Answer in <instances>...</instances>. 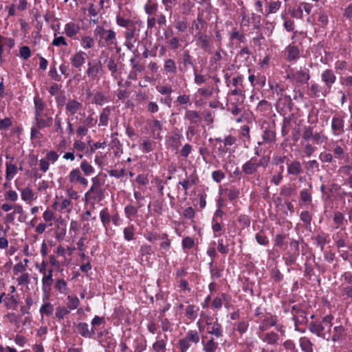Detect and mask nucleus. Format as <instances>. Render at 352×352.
I'll list each match as a JSON object with an SVG mask.
<instances>
[{"instance_id":"f257e3e1","label":"nucleus","mask_w":352,"mask_h":352,"mask_svg":"<svg viewBox=\"0 0 352 352\" xmlns=\"http://www.w3.org/2000/svg\"><path fill=\"white\" fill-rule=\"evenodd\" d=\"M91 181L92 185L85 195V201H101L104 197V193L101 188L100 181L97 177H93Z\"/></svg>"},{"instance_id":"f03ea898","label":"nucleus","mask_w":352,"mask_h":352,"mask_svg":"<svg viewBox=\"0 0 352 352\" xmlns=\"http://www.w3.org/2000/svg\"><path fill=\"white\" fill-rule=\"evenodd\" d=\"M140 29L135 23L130 25L124 32L125 43L124 45L129 50H133L135 47V43L138 40Z\"/></svg>"},{"instance_id":"7ed1b4c3","label":"nucleus","mask_w":352,"mask_h":352,"mask_svg":"<svg viewBox=\"0 0 352 352\" xmlns=\"http://www.w3.org/2000/svg\"><path fill=\"white\" fill-rule=\"evenodd\" d=\"M95 36H99L107 45L116 44V32L112 30H105L102 26H97L94 31Z\"/></svg>"},{"instance_id":"20e7f679","label":"nucleus","mask_w":352,"mask_h":352,"mask_svg":"<svg viewBox=\"0 0 352 352\" xmlns=\"http://www.w3.org/2000/svg\"><path fill=\"white\" fill-rule=\"evenodd\" d=\"M331 129L334 136L338 137L344 133V121L342 117L334 116L331 120Z\"/></svg>"},{"instance_id":"39448f33","label":"nucleus","mask_w":352,"mask_h":352,"mask_svg":"<svg viewBox=\"0 0 352 352\" xmlns=\"http://www.w3.org/2000/svg\"><path fill=\"white\" fill-rule=\"evenodd\" d=\"M287 77L291 78L293 82L301 85L307 83L310 78V75L308 70L305 71L300 69L294 72H292L290 74H288Z\"/></svg>"},{"instance_id":"423d86ee","label":"nucleus","mask_w":352,"mask_h":352,"mask_svg":"<svg viewBox=\"0 0 352 352\" xmlns=\"http://www.w3.org/2000/svg\"><path fill=\"white\" fill-rule=\"evenodd\" d=\"M82 108V104L76 99H69L65 102V113L74 116L78 113Z\"/></svg>"},{"instance_id":"0eeeda50","label":"nucleus","mask_w":352,"mask_h":352,"mask_svg":"<svg viewBox=\"0 0 352 352\" xmlns=\"http://www.w3.org/2000/svg\"><path fill=\"white\" fill-rule=\"evenodd\" d=\"M261 165L262 162L261 161L257 162L256 160L251 158L242 166V172L245 175H253Z\"/></svg>"},{"instance_id":"6e6552de","label":"nucleus","mask_w":352,"mask_h":352,"mask_svg":"<svg viewBox=\"0 0 352 352\" xmlns=\"http://www.w3.org/2000/svg\"><path fill=\"white\" fill-rule=\"evenodd\" d=\"M86 56V53L82 51L76 52L70 58L72 67L80 70L85 63Z\"/></svg>"},{"instance_id":"1a4fd4ad","label":"nucleus","mask_w":352,"mask_h":352,"mask_svg":"<svg viewBox=\"0 0 352 352\" xmlns=\"http://www.w3.org/2000/svg\"><path fill=\"white\" fill-rule=\"evenodd\" d=\"M322 81L325 84L327 89L329 91L332 85L336 80V76L331 69H325L321 74Z\"/></svg>"},{"instance_id":"9d476101","label":"nucleus","mask_w":352,"mask_h":352,"mask_svg":"<svg viewBox=\"0 0 352 352\" xmlns=\"http://www.w3.org/2000/svg\"><path fill=\"white\" fill-rule=\"evenodd\" d=\"M197 44L206 52L210 50V41L208 35L201 32H197L195 35Z\"/></svg>"},{"instance_id":"9b49d317","label":"nucleus","mask_w":352,"mask_h":352,"mask_svg":"<svg viewBox=\"0 0 352 352\" xmlns=\"http://www.w3.org/2000/svg\"><path fill=\"white\" fill-rule=\"evenodd\" d=\"M287 174L289 175L297 176L302 173V167L301 163L298 160H294L287 162Z\"/></svg>"},{"instance_id":"f8f14e48","label":"nucleus","mask_w":352,"mask_h":352,"mask_svg":"<svg viewBox=\"0 0 352 352\" xmlns=\"http://www.w3.org/2000/svg\"><path fill=\"white\" fill-rule=\"evenodd\" d=\"M77 331L78 333L84 338H91L95 333V329L89 328V325L86 322H80L77 325Z\"/></svg>"},{"instance_id":"ddd939ff","label":"nucleus","mask_w":352,"mask_h":352,"mask_svg":"<svg viewBox=\"0 0 352 352\" xmlns=\"http://www.w3.org/2000/svg\"><path fill=\"white\" fill-rule=\"evenodd\" d=\"M325 328L324 325L314 322H311L309 325V329L311 333L316 334L318 337L329 340V336H327L325 333H322V331Z\"/></svg>"},{"instance_id":"4468645a","label":"nucleus","mask_w":352,"mask_h":352,"mask_svg":"<svg viewBox=\"0 0 352 352\" xmlns=\"http://www.w3.org/2000/svg\"><path fill=\"white\" fill-rule=\"evenodd\" d=\"M52 272H53V270L50 269L48 270L47 274V272H45V274H43V276L42 278V285H43V291L45 293L49 292L51 289V287L53 283Z\"/></svg>"},{"instance_id":"2eb2a0df","label":"nucleus","mask_w":352,"mask_h":352,"mask_svg":"<svg viewBox=\"0 0 352 352\" xmlns=\"http://www.w3.org/2000/svg\"><path fill=\"white\" fill-rule=\"evenodd\" d=\"M184 118L186 120H188L190 124H193L197 126H198L201 122V117L196 111L186 110Z\"/></svg>"},{"instance_id":"dca6fc26","label":"nucleus","mask_w":352,"mask_h":352,"mask_svg":"<svg viewBox=\"0 0 352 352\" xmlns=\"http://www.w3.org/2000/svg\"><path fill=\"white\" fill-rule=\"evenodd\" d=\"M207 331L208 333L220 337L222 336L221 326L217 321L216 322H207Z\"/></svg>"},{"instance_id":"f3484780","label":"nucleus","mask_w":352,"mask_h":352,"mask_svg":"<svg viewBox=\"0 0 352 352\" xmlns=\"http://www.w3.org/2000/svg\"><path fill=\"white\" fill-rule=\"evenodd\" d=\"M34 114L36 117L41 116V114L45 108V103L43 101V100L38 96V95L36 96L34 98Z\"/></svg>"},{"instance_id":"a211bd4d","label":"nucleus","mask_w":352,"mask_h":352,"mask_svg":"<svg viewBox=\"0 0 352 352\" xmlns=\"http://www.w3.org/2000/svg\"><path fill=\"white\" fill-rule=\"evenodd\" d=\"M80 30V27L78 24H76L74 23L70 22L67 23L65 25L64 31L65 34L68 37H74L75 35L78 34V32Z\"/></svg>"},{"instance_id":"6ab92c4d","label":"nucleus","mask_w":352,"mask_h":352,"mask_svg":"<svg viewBox=\"0 0 352 352\" xmlns=\"http://www.w3.org/2000/svg\"><path fill=\"white\" fill-rule=\"evenodd\" d=\"M88 65L89 67L86 73L89 78L94 79L97 76L99 70L101 69V63L100 61H99L97 63L91 65V63L89 62L88 63Z\"/></svg>"},{"instance_id":"aec40b11","label":"nucleus","mask_w":352,"mask_h":352,"mask_svg":"<svg viewBox=\"0 0 352 352\" xmlns=\"http://www.w3.org/2000/svg\"><path fill=\"white\" fill-rule=\"evenodd\" d=\"M149 127L153 133V134L157 138H160V134L162 129V124L160 121L157 120H153L149 123Z\"/></svg>"},{"instance_id":"412c9836","label":"nucleus","mask_w":352,"mask_h":352,"mask_svg":"<svg viewBox=\"0 0 352 352\" xmlns=\"http://www.w3.org/2000/svg\"><path fill=\"white\" fill-rule=\"evenodd\" d=\"M166 338V335H164V338L158 337V340L153 344V348L155 352H165Z\"/></svg>"},{"instance_id":"4be33fe9","label":"nucleus","mask_w":352,"mask_h":352,"mask_svg":"<svg viewBox=\"0 0 352 352\" xmlns=\"http://www.w3.org/2000/svg\"><path fill=\"white\" fill-rule=\"evenodd\" d=\"M199 309L195 305H188L186 309V316L190 320H194L198 315Z\"/></svg>"},{"instance_id":"5701e85b","label":"nucleus","mask_w":352,"mask_h":352,"mask_svg":"<svg viewBox=\"0 0 352 352\" xmlns=\"http://www.w3.org/2000/svg\"><path fill=\"white\" fill-rule=\"evenodd\" d=\"M82 177V174L78 168L72 170L68 175V179L72 184L78 183Z\"/></svg>"},{"instance_id":"b1692460","label":"nucleus","mask_w":352,"mask_h":352,"mask_svg":"<svg viewBox=\"0 0 352 352\" xmlns=\"http://www.w3.org/2000/svg\"><path fill=\"white\" fill-rule=\"evenodd\" d=\"M300 346L304 352H313V344L306 337L300 338Z\"/></svg>"},{"instance_id":"393cba45","label":"nucleus","mask_w":352,"mask_h":352,"mask_svg":"<svg viewBox=\"0 0 352 352\" xmlns=\"http://www.w3.org/2000/svg\"><path fill=\"white\" fill-rule=\"evenodd\" d=\"M287 60L289 61L296 60L299 57V50L294 45H289L287 47Z\"/></svg>"},{"instance_id":"a878e982","label":"nucleus","mask_w":352,"mask_h":352,"mask_svg":"<svg viewBox=\"0 0 352 352\" xmlns=\"http://www.w3.org/2000/svg\"><path fill=\"white\" fill-rule=\"evenodd\" d=\"M203 349L205 352H215L218 347V343L214 342L213 338L210 339L207 342H202Z\"/></svg>"},{"instance_id":"bb28decb","label":"nucleus","mask_w":352,"mask_h":352,"mask_svg":"<svg viewBox=\"0 0 352 352\" xmlns=\"http://www.w3.org/2000/svg\"><path fill=\"white\" fill-rule=\"evenodd\" d=\"M100 218L105 230H107V226L111 221V217L107 208H104L100 211Z\"/></svg>"},{"instance_id":"cd10ccee","label":"nucleus","mask_w":352,"mask_h":352,"mask_svg":"<svg viewBox=\"0 0 352 352\" xmlns=\"http://www.w3.org/2000/svg\"><path fill=\"white\" fill-rule=\"evenodd\" d=\"M164 68L167 73H170L171 74H175L177 72L176 63L170 58L165 60Z\"/></svg>"},{"instance_id":"c85d7f7f","label":"nucleus","mask_w":352,"mask_h":352,"mask_svg":"<svg viewBox=\"0 0 352 352\" xmlns=\"http://www.w3.org/2000/svg\"><path fill=\"white\" fill-rule=\"evenodd\" d=\"M80 44L83 49L87 50L94 47V41L89 36H83L81 37Z\"/></svg>"},{"instance_id":"c756f323","label":"nucleus","mask_w":352,"mask_h":352,"mask_svg":"<svg viewBox=\"0 0 352 352\" xmlns=\"http://www.w3.org/2000/svg\"><path fill=\"white\" fill-rule=\"evenodd\" d=\"M311 140L316 144H321L327 140V137L322 132L314 131Z\"/></svg>"},{"instance_id":"7c9ffc66","label":"nucleus","mask_w":352,"mask_h":352,"mask_svg":"<svg viewBox=\"0 0 352 352\" xmlns=\"http://www.w3.org/2000/svg\"><path fill=\"white\" fill-rule=\"evenodd\" d=\"M314 128L309 126H304L302 131V138L305 141H309L314 135Z\"/></svg>"},{"instance_id":"2f4dec72","label":"nucleus","mask_w":352,"mask_h":352,"mask_svg":"<svg viewBox=\"0 0 352 352\" xmlns=\"http://www.w3.org/2000/svg\"><path fill=\"white\" fill-rule=\"evenodd\" d=\"M67 300V308L70 310L76 309L80 304V301L76 296H68Z\"/></svg>"},{"instance_id":"473e14b6","label":"nucleus","mask_w":352,"mask_h":352,"mask_svg":"<svg viewBox=\"0 0 352 352\" xmlns=\"http://www.w3.org/2000/svg\"><path fill=\"white\" fill-rule=\"evenodd\" d=\"M110 113H111V111L109 108L107 107V108L103 109V110L100 116L99 126H107V125Z\"/></svg>"},{"instance_id":"72a5a7b5","label":"nucleus","mask_w":352,"mask_h":352,"mask_svg":"<svg viewBox=\"0 0 352 352\" xmlns=\"http://www.w3.org/2000/svg\"><path fill=\"white\" fill-rule=\"evenodd\" d=\"M80 169L87 176L91 175L94 172V167L86 160L80 163Z\"/></svg>"},{"instance_id":"f704fd0d","label":"nucleus","mask_w":352,"mask_h":352,"mask_svg":"<svg viewBox=\"0 0 352 352\" xmlns=\"http://www.w3.org/2000/svg\"><path fill=\"white\" fill-rule=\"evenodd\" d=\"M196 182V179L192 177H190L186 179H184L183 181H180L179 182V184L182 186L183 190H184L185 194H187V190L192 186L193 184H195Z\"/></svg>"},{"instance_id":"c9c22d12","label":"nucleus","mask_w":352,"mask_h":352,"mask_svg":"<svg viewBox=\"0 0 352 352\" xmlns=\"http://www.w3.org/2000/svg\"><path fill=\"white\" fill-rule=\"evenodd\" d=\"M184 338L189 342H193L195 344L199 342V336L197 331L194 330L188 331Z\"/></svg>"},{"instance_id":"e433bc0d","label":"nucleus","mask_w":352,"mask_h":352,"mask_svg":"<svg viewBox=\"0 0 352 352\" xmlns=\"http://www.w3.org/2000/svg\"><path fill=\"white\" fill-rule=\"evenodd\" d=\"M21 199L23 201H30L34 199V194L32 190L29 187H26V188H23L21 191Z\"/></svg>"},{"instance_id":"4c0bfd02","label":"nucleus","mask_w":352,"mask_h":352,"mask_svg":"<svg viewBox=\"0 0 352 352\" xmlns=\"http://www.w3.org/2000/svg\"><path fill=\"white\" fill-rule=\"evenodd\" d=\"M192 27L197 30V32H201V30L205 27V21L201 14H199L196 21L192 23Z\"/></svg>"},{"instance_id":"58836bf2","label":"nucleus","mask_w":352,"mask_h":352,"mask_svg":"<svg viewBox=\"0 0 352 352\" xmlns=\"http://www.w3.org/2000/svg\"><path fill=\"white\" fill-rule=\"evenodd\" d=\"M53 311H54V307L50 302H45V303L43 304L40 308V313L41 314H45L47 316H51L52 314Z\"/></svg>"},{"instance_id":"ea45409f","label":"nucleus","mask_w":352,"mask_h":352,"mask_svg":"<svg viewBox=\"0 0 352 352\" xmlns=\"http://www.w3.org/2000/svg\"><path fill=\"white\" fill-rule=\"evenodd\" d=\"M124 239L129 241L133 239L135 234V228L133 226H129L123 230Z\"/></svg>"},{"instance_id":"a19ab883","label":"nucleus","mask_w":352,"mask_h":352,"mask_svg":"<svg viewBox=\"0 0 352 352\" xmlns=\"http://www.w3.org/2000/svg\"><path fill=\"white\" fill-rule=\"evenodd\" d=\"M16 173V166L14 164L6 163V179H10Z\"/></svg>"},{"instance_id":"79ce46f5","label":"nucleus","mask_w":352,"mask_h":352,"mask_svg":"<svg viewBox=\"0 0 352 352\" xmlns=\"http://www.w3.org/2000/svg\"><path fill=\"white\" fill-rule=\"evenodd\" d=\"M278 340V336L274 333L270 332L265 334L264 341L267 342L270 344H274Z\"/></svg>"},{"instance_id":"37998d69","label":"nucleus","mask_w":352,"mask_h":352,"mask_svg":"<svg viewBox=\"0 0 352 352\" xmlns=\"http://www.w3.org/2000/svg\"><path fill=\"white\" fill-rule=\"evenodd\" d=\"M275 132L273 130L266 129L264 131L262 137L263 140H265V142H271L275 139Z\"/></svg>"},{"instance_id":"c03bdc74","label":"nucleus","mask_w":352,"mask_h":352,"mask_svg":"<svg viewBox=\"0 0 352 352\" xmlns=\"http://www.w3.org/2000/svg\"><path fill=\"white\" fill-rule=\"evenodd\" d=\"M69 313V310L65 307L59 306L56 309V317L59 319H63L65 316Z\"/></svg>"},{"instance_id":"a18cd8bd","label":"nucleus","mask_w":352,"mask_h":352,"mask_svg":"<svg viewBox=\"0 0 352 352\" xmlns=\"http://www.w3.org/2000/svg\"><path fill=\"white\" fill-rule=\"evenodd\" d=\"M106 100L107 98L102 92L96 93L93 98V102L98 105H102Z\"/></svg>"},{"instance_id":"49530a36","label":"nucleus","mask_w":352,"mask_h":352,"mask_svg":"<svg viewBox=\"0 0 352 352\" xmlns=\"http://www.w3.org/2000/svg\"><path fill=\"white\" fill-rule=\"evenodd\" d=\"M116 22L118 25L126 28V30L129 28L130 25L135 24V23L131 21L129 19L119 16L116 17Z\"/></svg>"},{"instance_id":"de8ad7c7","label":"nucleus","mask_w":352,"mask_h":352,"mask_svg":"<svg viewBox=\"0 0 352 352\" xmlns=\"http://www.w3.org/2000/svg\"><path fill=\"white\" fill-rule=\"evenodd\" d=\"M334 333L332 336V341L336 342L340 339L344 332V327L342 326H337L333 328Z\"/></svg>"},{"instance_id":"09e8293b","label":"nucleus","mask_w":352,"mask_h":352,"mask_svg":"<svg viewBox=\"0 0 352 352\" xmlns=\"http://www.w3.org/2000/svg\"><path fill=\"white\" fill-rule=\"evenodd\" d=\"M281 2L279 1H270L268 5L267 14L275 13L280 8Z\"/></svg>"},{"instance_id":"8fccbe9b","label":"nucleus","mask_w":352,"mask_h":352,"mask_svg":"<svg viewBox=\"0 0 352 352\" xmlns=\"http://www.w3.org/2000/svg\"><path fill=\"white\" fill-rule=\"evenodd\" d=\"M52 44L56 47L67 45V43L66 42L65 37L63 36H56V34L54 35V38L52 41Z\"/></svg>"},{"instance_id":"3c124183","label":"nucleus","mask_w":352,"mask_h":352,"mask_svg":"<svg viewBox=\"0 0 352 352\" xmlns=\"http://www.w3.org/2000/svg\"><path fill=\"white\" fill-rule=\"evenodd\" d=\"M305 168L309 171H313L314 170L318 171L319 170V164L315 160H309L305 164Z\"/></svg>"},{"instance_id":"603ef678","label":"nucleus","mask_w":352,"mask_h":352,"mask_svg":"<svg viewBox=\"0 0 352 352\" xmlns=\"http://www.w3.org/2000/svg\"><path fill=\"white\" fill-rule=\"evenodd\" d=\"M56 288L60 294H65L67 290V283L63 279H58L56 283Z\"/></svg>"},{"instance_id":"864d4df0","label":"nucleus","mask_w":352,"mask_h":352,"mask_svg":"<svg viewBox=\"0 0 352 352\" xmlns=\"http://www.w3.org/2000/svg\"><path fill=\"white\" fill-rule=\"evenodd\" d=\"M124 212L127 218L131 219L137 214L138 210L134 206L128 205L125 207Z\"/></svg>"},{"instance_id":"5fc2aeb1","label":"nucleus","mask_w":352,"mask_h":352,"mask_svg":"<svg viewBox=\"0 0 352 352\" xmlns=\"http://www.w3.org/2000/svg\"><path fill=\"white\" fill-rule=\"evenodd\" d=\"M30 275L28 273H23L21 274L17 278L16 282L19 285H26L29 283Z\"/></svg>"},{"instance_id":"6e6d98bb","label":"nucleus","mask_w":352,"mask_h":352,"mask_svg":"<svg viewBox=\"0 0 352 352\" xmlns=\"http://www.w3.org/2000/svg\"><path fill=\"white\" fill-rule=\"evenodd\" d=\"M176 101L181 105L191 104L189 95H180L177 98Z\"/></svg>"},{"instance_id":"4d7b16f0","label":"nucleus","mask_w":352,"mask_h":352,"mask_svg":"<svg viewBox=\"0 0 352 352\" xmlns=\"http://www.w3.org/2000/svg\"><path fill=\"white\" fill-rule=\"evenodd\" d=\"M25 265H23V264L21 262H19V263L14 265L13 267V272L14 275H17L19 273H25Z\"/></svg>"},{"instance_id":"13d9d810","label":"nucleus","mask_w":352,"mask_h":352,"mask_svg":"<svg viewBox=\"0 0 352 352\" xmlns=\"http://www.w3.org/2000/svg\"><path fill=\"white\" fill-rule=\"evenodd\" d=\"M190 346V342L183 338L179 341V347L181 352H186Z\"/></svg>"},{"instance_id":"bf43d9fd","label":"nucleus","mask_w":352,"mask_h":352,"mask_svg":"<svg viewBox=\"0 0 352 352\" xmlns=\"http://www.w3.org/2000/svg\"><path fill=\"white\" fill-rule=\"evenodd\" d=\"M19 54L21 57L24 59H28L31 55V51L29 47L23 46L19 50Z\"/></svg>"},{"instance_id":"052dcab7","label":"nucleus","mask_w":352,"mask_h":352,"mask_svg":"<svg viewBox=\"0 0 352 352\" xmlns=\"http://www.w3.org/2000/svg\"><path fill=\"white\" fill-rule=\"evenodd\" d=\"M107 67L109 70L111 72V74L113 75L115 73L117 72V64L115 61V60L112 58H109L107 63Z\"/></svg>"},{"instance_id":"680f3d73","label":"nucleus","mask_w":352,"mask_h":352,"mask_svg":"<svg viewBox=\"0 0 352 352\" xmlns=\"http://www.w3.org/2000/svg\"><path fill=\"white\" fill-rule=\"evenodd\" d=\"M300 199L305 203H310L311 201V195L307 192V190H302L300 192Z\"/></svg>"},{"instance_id":"e2e57ef3","label":"nucleus","mask_w":352,"mask_h":352,"mask_svg":"<svg viewBox=\"0 0 352 352\" xmlns=\"http://www.w3.org/2000/svg\"><path fill=\"white\" fill-rule=\"evenodd\" d=\"M316 150V148L310 143H307L304 147V153L307 156H311Z\"/></svg>"},{"instance_id":"0e129e2a","label":"nucleus","mask_w":352,"mask_h":352,"mask_svg":"<svg viewBox=\"0 0 352 352\" xmlns=\"http://www.w3.org/2000/svg\"><path fill=\"white\" fill-rule=\"evenodd\" d=\"M212 177L216 182H220L225 177V174L221 170H215L212 172Z\"/></svg>"},{"instance_id":"69168bd1","label":"nucleus","mask_w":352,"mask_h":352,"mask_svg":"<svg viewBox=\"0 0 352 352\" xmlns=\"http://www.w3.org/2000/svg\"><path fill=\"white\" fill-rule=\"evenodd\" d=\"M239 193L240 192L239 189L232 188L228 190V197L230 200L232 201L234 199H236L239 197Z\"/></svg>"},{"instance_id":"338daca9","label":"nucleus","mask_w":352,"mask_h":352,"mask_svg":"<svg viewBox=\"0 0 352 352\" xmlns=\"http://www.w3.org/2000/svg\"><path fill=\"white\" fill-rule=\"evenodd\" d=\"M319 157L322 162L326 163H331L333 160V155L329 153H321Z\"/></svg>"},{"instance_id":"774afa93","label":"nucleus","mask_w":352,"mask_h":352,"mask_svg":"<svg viewBox=\"0 0 352 352\" xmlns=\"http://www.w3.org/2000/svg\"><path fill=\"white\" fill-rule=\"evenodd\" d=\"M144 152L148 153L153 150V143L148 140H144L141 145Z\"/></svg>"}]
</instances>
